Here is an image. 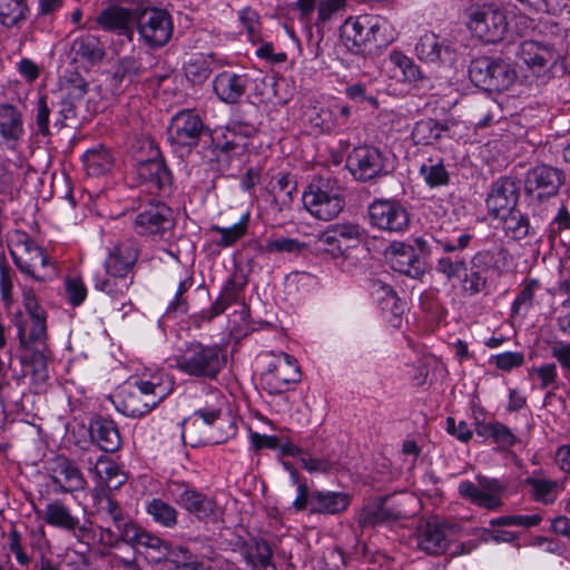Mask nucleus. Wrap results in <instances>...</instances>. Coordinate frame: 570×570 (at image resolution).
Listing matches in <instances>:
<instances>
[{
  "label": "nucleus",
  "mask_w": 570,
  "mask_h": 570,
  "mask_svg": "<svg viewBox=\"0 0 570 570\" xmlns=\"http://www.w3.org/2000/svg\"><path fill=\"white\" fill-rule=\"evenodd\" d=\"M41 518L48 525L71 533L79 542L89 544L96 537L91 521L81 523L79 517L61 500L49 502Z\"/></svg>",
  "instance_id": "11"
},
{
  "label": "nucleus",
  "mask_w": 570,
  "mask_h": 570,
  "mask_svg": "<svg viewBox=\"0 0 570 570\" xmlns=\"http://www.w3.org/2000/svg\"><path fill=\"white\" fill-rule=\"evenodd\" d=\"M468 27L476 38L489 43L501 41L508 31L504 12L492 7H483L472 12Z\"/></svg>",
  "instance_id": "21"
},
{
  "label": "nucleus",
  "mask_w": 570,
  "mask_h": 570,
  "mask_svg": "<svg viewBox=\"0 0 570 570\" xmlns=\"http://www.w3.org/2000/svg\"><path fill=\"white\" fill-rule=\"evenodd\" d=\"M390 59L402 70L403 76L407 81L415 82L422 78L420 67L415 65L411 58L406 57L402 52H392L390 55Z\"/></svg>",
  "instance_id": "57"
},
{
  "label": "nucleus",
  "mask_w": 570,
  "mask_h": 570,
  "mask_svg": "<svg viewBox=\"0 0 570 570\" xmlns=\"http://www.w3.org/2000/svg\"><path fill=\"white\" fill-rule=\"evenodd\" d=\"M366 29H371V27H367L363 16L356 19L348 18L343 26L341 35L345 47L353 52H360L362 47L370 42Z\"/></svg>",
  "instance_id": "38"
},
{
  "label": "nucleus",
  "mask_w": 570,
  "mask_h": 570,
  "mask_svg": "<svg viewBox=\"0 0 570 570\" xmlns=\"http://www.w3.org/2000/svg\"><path fill=\"white\" fill-rule=\"evenodd\" d=\"M314 247L318 254H326L332 258H340L345 256V252L350 245L343 244L327 227L317 236Z\"/></svg>",
  "instance_id": "46"
},
{
  "label": "nucleus",
  "mask_w": 570,
  "mask_h": 570,
  "mask_svg": "<svg viewBox=\"0 0 570 570\" xmlns=\"http://www.w3.org/2000/svg\"><path fill=\"white\" fill-rule=\"evenodd\" d=\"M563 0H539L537 12L547 17L537 22V82L547 83L553 78L570 73L566 51L567 31L553 18L562 10Z\"/></svg>",
  "instance_id": "1"
},
{
  "label": "nucleus",
  "mask_w": 570,
  "mask_h": 570,
  "mask_svg": "<svg viewBox=\"0 0 570 570\" xmlns=\"http://www.w3.org/2000/svg\"><path fill=\"white\" fill-rule=\"evenodd\" d=\"M385 257L393 271L411 278L417 279L425 273V263L412 244L392 242L385 250Z\"/></svg>",
  "instance_id": "23"
},
{
  "label": "nucleus",
  "mask_w": 570,
  "mask_h": 570,
  "mask_svg": "<svg viewBox=\"0 0 570 570\" xmlns=\"http://www.w3.org/2000/svg\"><path fill=\"white\" fill-rule=\"evenodd\" d=\"M473 236L469 233H460L458 236L435 239L442 255L438 258L435 271L448 281L460 278L468 269L466 257L463 252L470 245Z\"/></svg>",
  "instance_id": "10"
},
{
  "label": "nucleus",
  "mask_w": 570,
  "mask_h": 570,
  "mask_svg": "<svg viewBox=\"0 0 570 570\" xmlns=\"http://www.w3.org/2000/svg\"><path fill=\"white\" fill-rule=\"evenodd\" d=\"M141 40L150 48L164 47L173 36L170 14L163 9L146 8L136 18Z\"/></svg>",
  "instance_id": "17"
},
{
  "label": "nucleus",
  "mask_w": 570,
  "mask_h": 570,
  "mask_svg": "<svg viewBox=\"0 0 570 570\" xmlns=\"http://www.w3.org/2000/svg\"><path fill=\"white\" fill-rule=\"evenodd\" d=\"M174 390V382L163 372H155L117 394L116 409L126 416L140 417L150 412Z\"/></svg>",
  "instance_id": "2"
},
{
  "label": "nucleus",
  "mask_w": 570,
  "mask_h": 570,
  "mask_svg": "<svg viewBox=\"0 0 570 570\" xmlns=\"http://www.w3.org/2000/svg\"><path fill=\"white\" fill-rule=\"evenodd\" d=\"M9 253L14 265L20 272L36 278L33 266L39 263L41 266L48 264V257L42 248L23 230L13 229L7 234Z\"/></svg>",
  "instance_id": "16"
},
{
  "label": "nucleus",
  "mask_w": 570,
  "mask_h": 570,
  "mask_svg": "<svg viewBox=\"0 0 570 570\" xmlns=\"http://www.w3.org/2000/svg\"><path fill=\"white\" fill-rule=\"evenodd\" d=\"M351 498L344 492L312 491V513L337 514L347 509Z\"/></svg>",
  "instance_id": "35"
},
{
  "label": "nucleus",
  "mask_w": 570,
  "mask_h": 570,
  "mask_svg": "<svg viewBox=\"0 0 570 570\" xmlns=\"http://www.w3.org/2000/svg\"><path fill=\"white\" fill-rule=\"evenodd\" d=\"M89 473L95 475L100 482L110 483L114 479L121 476L120 480L114 485L115 488L121 485L125 482V478L119 466L108 456L100 455L94 466L89 468Z\"/></svg>",
  "instance_id": "48"
},
{
  "label": "nucleus",
  "mask_w": 570,
  "mask_h": 570,
  "mask_svg": "<svg viewBox=\"0 0 570 570\" xmlns=\"http://www.w3.org/2000/svg\"><path fill=\"white\" fill-rule=\"evenodd\" d=\"M417 58L425 62L451 65L455 60V50L451 42L433 32L420 37L415 45Z\"/></svg>",
  "instance_id": "26"
},
{
  "label": "nucleus",
  "mask_w": 570,
  "mask_h": 570,
  "mask_svg": "<svg viewBox=\"0 0 570 570\" xmlns=\"http://www.w3.org/2000/svg\"><path fill=\"white\" fill-rule=\"evenodd\" d=\"M566 480H548L537 478V502L552 504L566 488Z\"/></svg>",
  "instance_id": "52"
},
{
  "label": "nucleus",
  "mask_w": 570,
  "mask_h": 570,
  "mask_svg": "<svg viewBox=\"0 0 570 570\" xmlns=\"http://www.w3.org/2000/svg\"><path fill=\"white\" fill-rule=\"evenodd\" d=\"M8 539L9 551L14 554L17 562L21 567L28 568L32 562V557L27 552L20 532L17 529H12L8 534Z\"/></svg>",
  "instance_id": "59"
},
{
  "label": "nucleus",
  "mask_w": 570,
  "mask_h": 570,
  "mask_svg": "<svg viewBox=\"0 0 570 570\" xmlns=\"http://www.w3.org/2000/svg\"><path fill=\"white\" fill-rule=\"evenodd\" d=\"M503 222V228L508 236L522 239L529 233L530 223L521 212L513 209L507 216L499 217Z\"/></svg>",
  "instance_id": "50"
},
{
  "label": "nucleus",
  "mask_w": 570,
  "mask_h": 570,
  "mask_svg": "<svg viewBox=\"0 0 570 570\" xmlns=\"http://www.w3.org/2000/svg\"><path fill=\"white\" fill-rule=\"evenodd\" d=\"M138 179L150 193L168 196L173 191L174 177L163 157L139 161L136 167Z\"/></svg>",
  "instance_id": "22"
},
{
  "label": "nucleus",
  "mask_w": 570,
  "mask_h": 570,
  "mask_svg": "<svg viewBox=\"0 0 570 570\" xmlns=\"http://www.w3.org/2000/svg\"><path fill=\"white\" fill-rule=\"evenodd\" d=\"M460 532L455 522L432 517L416 528L415 540L417 548L430 556L445 553L450 543Z\"/></svg>",
  "instance_id": "7"
},
{
  "label": "nucleus",
  "mask_w": 570,
  "mask_h": 570,
  "mask_svg": "<svg viewBox=\"0 0 570 570\" xmlns=\"http://www.w3.org/2000/svg\"><path fill=\"white\" fill-rule=\"evenodd\" d=\"M304 248L305 244L296 238L273 236L266 240L264 252L267 254H294L301 253Z\"/></svg>",
  "instance_id": "53"
},
{
  "label": "nucleus",
  "mask_w": 570,
  "mask_h": 570,
  "mask_svg": "<svg viewBox=\"0 0 570 570\" xmlns=\"http://www.w3.org/2000/svg\"><path fill=\"white\" fill-rule=\"evenodd\" d=\"M454 122L450 120L440 121L433 118H424L415 122L411 138L414 145H432L448 134Z\"/></svg>",
  "instance_id": "33"
},
{
  "label": "nucleus",
  "mask_w": 570,
  "mask_h": 570,
  "mask_svg": "<svg viewBox=\"0 0 570 570\" xmlns=\"http://www.w3.org/2000/svg\"><path fill=\"white\" fill-rule=\"evenodd\" d=\"M167 570H197L198 563L185 547H171L170 554L164 560Z\"/></svg>",
  "instance_id": "51"
},
{
  "label": "nucleus",
  "mask_w": 570,
  "mask_h": 570,
  "mask_svg": "<svg viewBox=\"0 0 570 570\" xmlns=\"http://www.w3.org/2000/svg\"><path fill=\"white\" fill-rule=\"evenodd\" d=\"M302 199L312 216L325 222L335 218L345 206L343 188L331 178H321L317 185L312 184Z\"/></svg>",
  "instance_id": "4"
},
{
  "label": "nucleus",
  "mask_w": 570,
  "mask_h": 570,
  "mask_svg": "<svg viewBox=\"0 0 570 570\" xmlns=\"http://www.w3.org/2000/svg\"><path fill=\"white\" fill-rule=\"evenodd\" d=\"M225 363L224 350L217 344L191 342L175 356L179 372L199 380H216Z\"/></svg>",
  "instance_id": "3"
},
{
  "label": "nucleus",
  "mask_w": 570,
  "mask_h": 570,
  "mask_svg": "<svg viewBox=\"0 0 570 570\" xmlns=\"http://www.w3.org/2000/svg\"><path fill=\"white\" fill-rule=\"evenodd\" d=\"M346 0H320L316 24L324 27L336 13L345 8Z\"/></svg>",
  "instance_id": "61"
},
{
  "label": "nucleus",
  "mask_w": 570,
  "mask_h": 570,
  "mask_svg": "<svg viewBox=\"0 0 570 570\" xmlns=\"http://www.w3.org/2000/svg\"><path fill=\"white\" fill-rule=\"evenodd\" d=\"M243 286L234 278L227 279L218 297L213 302L210 307L191 315L193 325L200 328L203 324L210 323L215 317L223 314L233 303L238 301Z\"/></svg>",
  "instance_id": "27"
},
{
  "label": "nucleus",
  "mask_w": 570,
  "mask_h": 570,
  "mask_svg": "<svg viewBox=\"0 0 570 570\" xmlns=\"http://www.w3.org/2000/svg\"><path fill=\"white\" fill-rule=\"evenodd\" d=\"M22 134L20 111L12 105H0V145L16 142Z\"/></svg>",
  "instance_id": "36"
},
{
  "label": "nucleus",
  "mask_w": 570,
  "mask_h": 570,
  "mask_svg": "<svg viewBox=\"0 0 570 570\" xmlns=\"http://www.w3.org/2000/svg\"><path fill=\"white\" fill-rule=\"evenodd\" d=\"M76 56L90 62L100 61L105 56V50L100 41L95 36H85L76 39L72 45Z\"/></svg>",
  "instance_id": "47"
},
{
  "label": "nucleus",
  "mask_w": 570,
  "mask_h": 570,
  "mask_svg": "<svg viewBox=\"0 0 570 570\" xmlns=\"http://www.w3.org/2000/svg\"><path fill=\"white\" fill-rule=\"evenodd\" d=\"M139 248L132 242H122L109 249L105 261L106 274L110 276H129L138 261Z\"/></svg>",
  "instance_id": "29"
},
{
  "label": "nucleus",
  "mask_w": 570,
  "mask_h": 570,
  "mask_svg": "<svg viewBox=\"0 0 570 570\" xmlns=\"http://www.w3.org/2000/svg\"><path fill=\"white\" fill-rule=\"evenodd\" d=\"M212 56L193 55L184 65L186 78L193 83H203L212 73Z\"/></svg>",
  "instance_id": "45"
},
{
  "label": "nucleus",
  "mask_w": 570,
  "mask_h": 570,
  "mask_svg": "<svg viewBox=\"0 0 570 570\" xmlns=\"http://www.w3.org/2000/svg\"><path fill=\"white\" fill-rule=\"evenodd\" d=\"M328 228L343 244L347 242L358 243L364 235V229L358 224L354 223L333 224L328 226Z\"/></svg>",
  "instance_id": "60"
},
{
  "label": "nucleus",
  "mask_w": 570,
  "mask_h": 570,
  "mask_svg": "<svg viewBox=\"0 0 570 570\" xmlns=\"http://www.w3.org/2000/svg\"><path fill=\"white\" fill-rule=\"evenodd\" d=\"M51 107L48 104L47 97L41 96L38 99L37 107H36V125H37V132L41 136H49L50 129H49V116L51 114Z\"/></svg>",
  "instance_id": "62"
},
{
  "label": "nucleus",
  "mask_w": 570,
  "mask_h": 570,
  "mask_svg": "<svg viewBox=\"0 0 570 570\" xmlns=\"http://www.w3.org/2000/svg\"><path fill=\"white\" fill-rule=\"evenodd\" d=\"M508 252L502 248L478 252L470 261V267L461 281L462 291L476 295L485 289L491 272L501 273L505 265Z\"/></svg>",
  "instance_id": "6"
},
{
  "label": "nucleus",
  "mask_w": 570,
  "mask_h": 570,
  "mask_svg": "<svg viewBox=\"0 0 570 570\" xmlns=\"http://www.w3.org/2000/svg\"><path fill=\"white\" fill-rule=\"evenodd\" d=\"M82 163L89 176H101L111 169L114 158L109 150L99 147L87 150L82 156Z\"/></svg>",
  "instance_id": "41"
},
{
  "label": "nucleus",
  "mask_w": 570,
  "mask_h": 570,
  "mask_svg": "<svg viewBox=\"0 0 570 570\" xmlns=\"http://www.w3.org/2000/svg\"><path fill=\"white\" fill-rule=\"evenodd\" d=\"M194 285L193 275L186 276L184 279L179 282L178 288L175 293L174 298L169 302L166 314H185L188 312V302L184 294L188 292Z\"/></svg>",
  "instance_id": "54"
},
{
  "label": "nucleus",
  "mask_w": 570,
  "mask_h": 570,
  "mask_svg": "<svg viewBox=\"0 0 570 570\" xmlns=\"http://www.w3.org/2000/svg\"><path fill=\"white\" fill-rule=\"evenodd\" d=\"M132 11L117 4H110L102 9L96 17V23L105 31L125 36L132 39Z\"/></svg>",
  "instance_id": "28"
},
{
  "label": "nucleus",
  "mask_w": 570,
  "mask_h": 570,
  "mask_svg": "<svg viewBox=\"0 0 570 570\" xmlns=\"http://www.w3.org/2000/svg\"><path fill=\"white\" fill-rule=\"evenodd\" d=\"M255 132L254 126L239 122L215 130L210 135L214 155L220 161L243 156L248 150Z\"/></svg>",
  "instance_id": "8"
},
{
  "label": "nucleus",
  "mask_w": 570,
  "mask_h": 570,
  "mask_svg": "<svg viewBox=\"0 0 570 570\" xmlns=\"http://www.w3.org/2000/svg\"><path fill=\"white\" fill-rule=\"evenodd\" d=\"M222 414L223 413H216L215 410L205 411L202 409H197L190 417L186 419L183 422V432H181L183 439L186 441V439L188 438L189 439L188 443L194 448L203 445V444H208V443H215V444L224 443L229 436H233L236 434L235 422H229L228 430L226 431L225 435L220 436L214 441L209 436H206L203 434L198 435L196 433L198 420H200L204 424L212 426L216 422L222 420Z\"/></svg>",
  "instance_id": "24"
},
{
  "label": "nucleus",
  "mask_w": 570,
  "mask_h": 570,
  "mask_svg": "<svg viewBox=\"0 0 570 570\" xmlns=\"http://www.w3.org/2000/svg\"><path fill=\"white\" fill-rule=\"evenodd\" d=\"M302 374L297 361L287 353H279L269 363L262 380L269 394H281L289 389V385L301 381Z\"/></svg>",
  "instance_id": "20"
},
{
  "label": "nucleus",
  "mask_w": 570,
  "mask_h": 570,
  "mask_svg": "<svg viewBox=\"0 0 570 570\" xmlns=\"http://www.w3.org/2000/svg\"><path fill=\"white\" fill-rule=\"evenodd\" d=\"M242 553L252 570H277L273 562V550L265 539H252Z\"/></svg>",
  "instance_id": "34"
},
{
  "label": "nucleus",
  "mask_w": 570,
  "mask_h": 570,
  "mask_svg": "<svg viewBox=\"0 0 570 570\" xmlns=\"http://www.w3.org/2000/svg\"><path fill=\"white\" fill-rule=\"evenodd\" d=\"M249 219L250 214L249 212H246L240 216L237 223L229 227L213 225L210 229L220 235V239L217 240V245L220 247H229L243 238L247 233Z\"/></svg>",
  "instance_id": "44"
},
{
  "label": "nucleus",
  "mask_w": 570,
  "mask_h": 570,
  "mask_svg": "<svg viewBox=\"0 0 570 570\" xmlns=\"http://www.w3.org/2000/svg\"><path fill=\"white\" fill-rule=\"evenodd\" d=\"M564 176L560 169L548 165L537 166V190H539V187L546 189L560 188Z\"/></svg>",
  "instance_id": "55"
},
{
  "label": "nucleus",
  "mask_w": 570,
  "mask_h": 570,
  "mask_svg": "<svg viewBox=\"0 0 570 570\" xmlns=\"http://www.w3.org/2000/svg\"><path fill=\"white\" fill-rule=\"evenodd\" d=\"M174 227L171 208L160 202L149 204L134 220L135 232L153 240H170Z\"/></svg>",
  "instance_id": "9"
},
{
  "label": "nucleus",
  "mask_w": 570,
  "mask_h": 570,
  "mask_svg": "<svg viewBox=\"0 0 570 570\" xmlns=\"http://www.w3.org/2000/svg\"><path fill=\"white\" fill-rule=\"evenodd\" d=\"M308 121L318 132H331L340 124L334 111L323 105L314 106L308 111Z\"/></svg>",
  "instance_id": "49"
},
{
  "label": "nucleus",
  "mask_w": 570,
  "mask_h": 570,
  "mask_svg": "<svg viewBox=\"0 0 570 570\" xmlns=\"http://www.w3.org/2000/svg\"><path fill=\"white\" fill-rule=\"evenodd\" d=\"M167 490L174 502L197 520L207 521L216 518L217 502L215 498L186 482H171Z\"/></svg>",
  "instance_id": "13"
},
{
  "label": "nucleus",
  "mask_w": 570,
  "mask_h": 570,
  "mask_svg": "<svg viewBox=\"0 0 570 570\" xmlns=\"http://www.w3.org/2000/svg\"><path fill=\"white\" fill-rule=\"evenodd\" d=\"M518 197L519 187L513 179L508 177L498 179L492 184L485 199L489 214L494 218L507 216L515 209Z\"/></svg>",
  "instance_id": "25"
},
{
  "label": "nucleus",
  "mask_w": 570,
  "mask_h": 570,
  "mask_svg": "<svg viewBox=\"0 0 570 570\" xmlns=\"http://www.w3.org/2000/svg\"><path fill=\"white\" fill-rule=\"evenodd\" d=\"M208 132L209 129L200 116L187 109L177 112L171 118L167 135L173 148L190 151L198 145L200 137Z\"/></svg>",
  "instance_id": "14"
},
{
  "label": "nucleus",
  "mask_w": 570,
  "mask_h": 570,
  "mask_svg": "<svg viewBox=\"0 0 570 570\" xmlns=\"http://www.w3.org/2000/svg\"><path fill=\"white\" fill-rule=\"evenodd\" d=\"M275 198L281 202L283 206H289L293 202L294 194L297 193L296 180L289 174L282 175L274 186Z\"/></svg>",
  "instance_id": "56"
},
{
  "label": "nucleus",
  "mask_w": 570,
  "mask_h": 570,
  "mask_svg": "<svg viewBox=\"0 0 570 570\" xmlns=\"http://www.w3.org/2000/svg\"><path fill=\"white\" fill-rule=\"evenodd\" d=\"M476 483L462 481L459 484V494L478 507L495 510L502 505L501 493L504 485L499 479L476 475Z\"/></svg>",
  "instance_id": "19"
},
{
  "label": "nucleus",
  "mask_w": 570,
  "mask_h": 570,
  "mask_svg": "<svg viewBox=\"0 0 570 570\" xmlns=\"http://www.w3.org/2000/svg\"><path fill=\"white\" fill-rule=\"evenodd\" d=\"M132 284V276H110L107 274L105 278L97 279L95 288L99 289L112 299L119 301L121 306H125L127 299V292Z\"/></svg>",
  "instance_id": "39"
},
{
  "label": "nucleus",
  "mask_w": 570,
  "mask_h": 570,
  "mask_svg": "<svg viewBox=\"0 0 570 570\" xmlns=\"http://www.w3.org/2000/svg\"><path fill=\"white\" fill-rule=\"evenodd\" d=\"M345 96L357 104L366 102L372 108L377 109L380 107L377 98L368 92L366 85L362 82H354L348 85L344 91Z\"/></svg>",
  "instance_id": "58"
},
{
  "label": "nucleus",
  "mask_w": 570,
  "mask_h": 570,
  "mask_svg": "<svg viewBox=\"0 0 570 570\" xmlns=\"http://www.w3.org/2000/svg\"><path fill=\"white\" fill-rule=\"evenodd\" d=\"M49 487L55 494L83 491L87 481L75 461L65 456H56L48 468Z\"/></svg>",
  "instance_id": "18"
},
{
  "label": "nucleus",
  "mask_w": 570,
  "mask_h": 570,
  "mask_svg": "<svg viewBox=\"0 0 570 570\" xmlns=\"http://www.w3.org/2000/svg\"><path fill=\"white\" fill-rule=\"evenodd\" d=\"M420 175L430 188L446 186L450 183V174L444 166L442 157L428 158L420 166Z\"/></svg>",
  "instance_id": "40"
},
{
  "label": "nucleus",
  "mask_w": 570,
  "mask_h": 570,
  "mask_svg": "<svg viewBox=\"0 0 570 570\" xmlns=\"http://www.w3.org/2000/svg\"><path fill=\"white\" fill-rule=\"evenodd\" d=\"M147 513L153 521L164 528H174L178 523L177 509L159 498H154L146 507Z\"/></svg>",
  "instance_id": "43"
},
{
  "label": "nucleus",
  "mask_w": 570,
  "mask_h": 570,
  "mask_svg": "<svg viewBox=\"0 0 570 570\" xmlns=\"http://www.w3.org/2000/svg\"><path fill=\"white\" fill-rule=\"evenodd\" d=\"M346 166L358 181H368L390 171L384 151L368 145L355 147L347 156Z\"/></svg>",
  "instance_id": "15"
},
{
  "label": "nucleus",
  "mask_w": 570,
  "mask_h": 570,
  "mask_svg": "<svg viewBox=\"0 0 570 570\" xmlns=\"http://www.w3.org/2000/svg\"><path fill=\"white\" fill-rule=\"evenodd\" d=\"M139 528L140 525L129 518L117 531H111V527H101V539L110 548H119L121 543L130 547Z\"/></svg>",
  "instance_id": "42"
},
{
  "label": "nucleus",
  "mask_w": 570,
  "mask_h": 570,
  "mask_svg": "<svg viewBox=\"0 0 570 570\" xmlns=\"http://www.w3.org/2000/svg\"><path fill=\"white\" fill-rule=\"evenodd\" d=\"M370 224L389 233L405 232L411 222L406 207L396 199L376 198L367 208Z\"/></svg>",
  "instance_id": "12"
},
{
  "label": "nucleus",
  "mask_w": 570,
  "mask_h": 570,
  "mask_svg": "<svg viewBox=\"0 0 570 570\" xmlns=\"http://www.w3.org/2000/svg\"><path fill=\"white\" fill-rule=\"evenodd\" d=\"M91 441L104 452L114 453L121 446V438L116 422L104 416H96L89 423Z\"/></svg>",
  "instance_id": "31"
},
{
  "label": "nucleus",
  "mask_w": 570,
  "mask_h": 570,
  "mask_svg": "<svg viewBox=\"0 0 570 570\" xmlns=\"http://www.w3.org/2000/svg\"><path fill=\"white\" fill-rule=\"evenodd\" d=\"M31 13L29 0H0V24L20 29Z\"/></svg>",
  "instance_id": "37"
},
{
  "label": "nucleus",
  "mask_w": 570,
  "mask_h": 570,
  "mask_svg": "<svg viewBox=\"0 0 570 570\" xmlns=\"http://www.w3.org/2000/svg\"><path fill=\"white\" fill-rule=\"evenodd\" d=\"M515 65L519 68L532 69L534 66V40L527 39L519 45L515 53Z\"/></svg>",
  "instance_id": "64"
},
{
  "label": "nucleus",
  "mask_w": 570,
  "mask_h": 570,
  "mask_svg": "<svg viewBox=\"0 0 570 570\" xmlns=\"http://www.w3.org/2000/svg\"><path fill=\"white\" fill-rule=\"evenodd\" d=\"M66 293L68 302L72 306H79L86 299L87 288L80 278L69 277L66 279Z\"/></svg>",
  "instance_id": "63"
},
{
  "label": "nucleus",
  "mask_w": 570,
  "mask_h": 570,
  "mask_svg": "<svg viewBox=\"0 0 570 570\" xmlns=\"http://www.w3.org/2000/svg\"><path fill=\"white\" fill-rule=\"evenodd\" d=\"M249 78L246 73L222 71L213 80V89L219 100L236 104L246 92Z\"/></svg>",
  "instance_id": "30"
},
{
  "label": "nucleus",
  "mask_w": 570,
  "mask_h": 570,
  "mask_svg": "<svg viewBox=\"0 0 570 570\" xmlns=\"http://www.w3.org/2000/svg\"><path fill=\"white\" fill-rule=\"evenodd\" d=\"M141 63L131 56L121 58L114 73L109 77V87L112 95H119L124 89L136 81L144 72Z\"/></svg>",
  "instance_id": "32"
},
{
  "label": "nucleus",
  "mask_w": 570,
  "mask_h": 570,
  "mask_svg": "<svg viewBox=\"0 0 570 570\" xmlns=\"http://www.w3.org/2000/svg\"><path fill=\"white\" fill-rule=\"evenodd\" d=\"M469 78L475 87L485 91H502L513 85L515 72L501 59L479 57L470 62Z\"/></svg>",
  "instance_id": "5"
}]
</instances>
